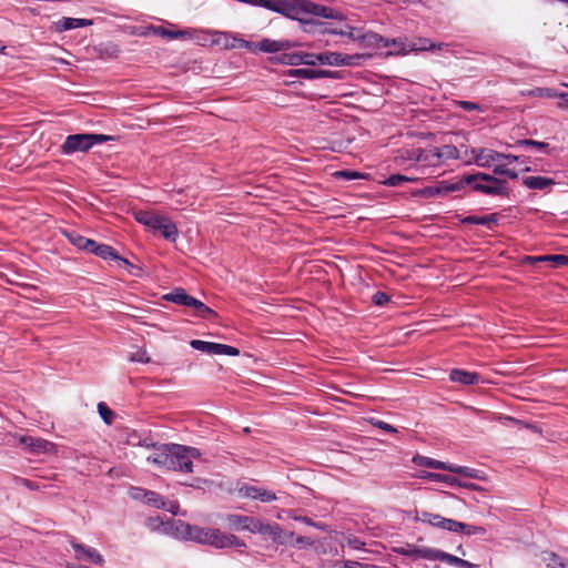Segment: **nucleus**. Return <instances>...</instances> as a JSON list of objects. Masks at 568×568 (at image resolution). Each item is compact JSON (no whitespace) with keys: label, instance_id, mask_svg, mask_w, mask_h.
<instances>
[{"label":"nucleus","instance_id":"f257e3e1","mask_svg":"<svg viewBox=\"0 0 568 568\" xmlns=\"http://www.w3.org/2000/svg\"><path fill=\"white\" fill-rule=\"evenodd\" d=\"M174 534L176 538L192 540L203 545H210L215 548H240L245 546V544L235 535L223 534L219 529L192 526L184 521L178 524V528Z\"/></svg>","mask_w":568,"mask_h":568},{"label":"nucleus","instance_id":"f03ea898","mask_svg":"<svg viewBox=\"0 0 568 568\" xmlns=\"http://www.w3.org/2000/svg\"><path fill=\"white\" fill-rule=\"evenodd\" d=\"M180 448L178 444L162 445L158 447L153 454L148 457V460L158 465L159 467L178 470L182 473H192L193 463L189 460L186 455L182 452L174 449Z\"/></svg>","mask_w":568,"mask_h":568},{"label":"nucleus","instance_id":"7ed1b4c3","mask_svg":"<svg viewBox=\"0 0 568 568\" xmlns=\"http://www.w3.org/2000/svg\"><path fill=\"white\" fill-rule=\"evenodd\" d=\"M465 182L476 192L486 195L508 196L509 189L505 180L483 172L466 174Z\"/></svg>","mask_w":568,"mask_h":568},{"label":"nucleus","instance_id":"20e7f679","mask_svg":"<svg viewBox=\"0 0 568 568\" xmlns=\"http://www.w3.org/2000/svg\"><path fill=\"white\" fill-rule=\"evenodd\" d=\"M308 17H317L329 20H344V14L327 6H323L311 0H296L294 20L302 23H312Z\"/></svg>","mask_w":568,"mask_h":568},{"label":"nucleus","instance_id":"39448f33","mask_svg":"<svg viewBox=\"0 0 568 568\" xmlns=\"http://www.w3.org/2000/svg\"><path fill=\"white\" fill-rule=\"evenodd\" d=\"M109 135L104 134H73L69 135L62 144V152L65 154L74 152H85L91 146L98 143L110 140Z\"/></svg>","mask_w":568,"mask_h":568},{"label":"nucleus","instance_id":"423d86ee","mask_svg":"<svg viewBox=\"0 0 568 568\" xmlns=\"http://www.w3.org/2000/svg\"><path fill=\"white\" fill-rule=\"evenodd\" d=\"M306 65L327 64V65H354L362 58L359 54L348 55L338 52L306 53Z\"/></svg>","mask_w":568,"mask_h":568},{"label":"nucleus","instance_id":"0eeeda50","mask_svg":"<svg viewBox=\"0 0 568 568\" xmlns=\"http://www.w3.org/2000/svg\"><path fill=\"white\" fill-rule=\"evenodd\" d=\"M358 42L368 48H388L389 45H393L394 50L392 52H400L404 50L403 42L400 40L393 39L389 41L372 31L363 32L361 30Z\"/></svg>","mask_w":568,"mask_h":568},{"label":"nucleus","instance_id":"6e6552de","mask_svg":"<svg viewBox=\"0 0 568 568\" xmlns=\"http://www.w3.org/2000/svg\"><path fill=\"white\" fill-rule=\"evenodd\" d=\"M190 345L196 351H201L211 355L237 356L240 354V351L236 347L201 339H193L191 341Z\"/></svg>","mask_w":568,"mask_h":568},{"label":"nucleus","instance_id":"1a4fd4ad","mask_svg":"<svg viewBox=\"0 0 568 568\" xmlns=\"http://www.w3.org/2000/svg\"><path fill=\"white\" fill-rule=\"evenodd\" d=\"M19 444L24 446L33 454H55L57 446L42 438H36L32 436H20Z\"/></svg>","mask_w":568,"mask_h":568},{"label":"nucleus","instance_id":"9d476101","mask_svg":"<svg viewBox=\"0 0 568 568\" xmlns=\"http://www.w3.org/2000/svg\"><path fill=\"white\" fill-rule=\"evenodd\" d=\"M258 7H263L294 19L296 0H261Z\"/></svg>","mask_w":568,"mask_h":568},{"label":"nucleus","instance_id":"9b49d317","mask_svg":"<svg viewBox=\"0 0 568 568\" xmlns=\"http://www.w3.org/2000/svg\"><path fill=\"white\" fill-rule=\"evenodd\" d=\"M181 520H174L168 517H160V516H150L145 520V525L151 530H161L168 535L174 536V531H176L178 524H180Z\"/></svg>","mask_w":568,"mask_h":568},{"label":"nucleus","instance_id":"f8f14e48","mask_svg":"<svg viewBox=\"0 0 568 568\" xmlns=\"http://www.w3.org/2000/svg\"><path fill=\"white\" fill-rule=\"evenodd\" d=\"M473 161L480 168H489L493 162L501 160L500 152L488 150L484 148H476L470 150Z\"/></svg>","mask_w":568,"mask_h":568},{"label":"nucleus","instance_id":"ddd939ff","mask_svg":"<svg viewBox=\"0 0 568 568\" xmlns=\"http://www.w3.org/2000/svg\"><path fill=\"white\" fill-rule=\"evenodd\" d=\"M408 159L419 162L425 166H437L440 164L435 148L429 150L413 149L408 152Z\"/></svg>","mask_w":568,"mask_h":568},{"label":"nucleus","instance_id":"4468645a","mask_svg":"<svg viewBox=\"0 0 568 568\" xmlns=\"http://www.w3.org/2000/svg\"><path fill=\"white\" fill-rule=\"evenodd\" d=\"M156 223L152 226V230L159 231L161 235L169 241H175L178 237L176 225L166 216L158 215Z\"/></svg>","mask_w":568,"mask_h":568},{"label":"nucleus","instance_id":"2eb2a0df","mask_svg":"<svg viewBox=\"0 0 568 568\" xmlns=\"http://www.w3.org/2000/svg\"><path fill=\"white\" fill-rule=\"evenodd\" d=\"M71 546L75 551L78 559H85L90 562L102 565L104 562L103 557L92 547H87L82 544L71 540Z\"/></svg>","mask_w":568,"mask_h":568},{"label":"nucleus","instance_id":"dca6fc26","mask_svg":"<svg viewBox=\"0 0 568 568\" xmlns=\"http://www.w3.org/2000/svg\"><path fill=\"white\" fill-rule=\"evenodd\" d=\"M213 37L214 42H221L223 39L225 48H246L252 52L258 50V47H256L258 42H251L236 38H233L232 41H230V36L226 32H214Z\"/></svg>","mask_w":568,"mask_h":568},{"label":"nucleus","instance_id":"f3484780","mask_svg":"<svg viewBox=\"0 0 568 568\" xmlns=\"http://www.w3.org/2000/svg\"><path fill=\"white\" fill-rule=\"evenodd\" d=\"M394 552L398 554V555H402V556H406V557H410V558H424V559H430L433 560L434 559V555H435V549H432V548H417L415 546H412V545H406L405 547H396L394 548Z\"/></svg>","mask_w":568,"mask_h":568},{"label":"nucleus","instance_id":"a211bd4d","mask_svg":"<svg viewBox=\"0 0 568 568\" xmlns=\"http://www.w3.org/2000/svg\"><path fill=\"white\" fill-rule=\"evenodd\" d=\"M92 23L93 21L89 19L63 17L54 22V30L58 32H64L72 29L89 27L92 26Z\"/></svg>","mask_w":568,"mask_h":568},{"label":"nucleus","instance_id":"6ab92c4d","mask_svg":"<svg viewBox=\"0 0 568 568\" xmlns=\"http://www.w3.org/2000/svg\"><path fill=\"white\" fill-rule=\"evenodd\" d=\"M257 518L243 516L237 514L227 515L226 521L232 529H243L253 532V526H255Z\"/></svg>","mask_w":568,"mask_h":568},{"label":"nucleus","instance_id":"aec40b11","mask_svg":"<svg viewBox=\"0 0 568 568\" xmlns=\"http://www.w3.org/2000/svg\"><path fill=\"white\" fill-rule=\"evenodd\" d=\"M433 560H440V561H445L449 565H453V566H456V567H459V568H475L477 567L475 564L470 562V561H467L463 558H459L457 556H454V555H450L448 552H445L443 550H439V549H435V555H434V559Z\"/></svg>","mask_w":568,"mask_h":568},{"label":"nucleus","instance_id":"412c9836","mask_svg":"<svg viewBox=\"0 0 568 568\" xmlns=\"http://www.w3.org/2000/svg\"><path fill=\"white\" fill-rule=\"evenodd\" d=\"M237 491L241 497H275V494L272 491H268L256 485H248L245 483L239 484Z\"/></svg>","mask_w":568,"mask_h":568},{"label":"nucleus","instance_id":"4be33fe9","mask_svg":"<svg viewBox=\"0 0 568 568\" xmlns=\"http://www.w3.org/2000/svg\"><path fill=\"white\" fill-rule=\"evenodd\" d=\"M288 75L303 79H322L332 78L333 72L329 70L292 69L288 71Z\"/></svg>","mask_w":568,"mask_h":568},{"label":"nucleus","instance_id":"5701e85b","mask_svg":"<svg viewBox=\"0 0 568 568\" xmlns=\"http://www.w3.org/2000/svg\"><path fill=\"white\" fill-rule=\"evenodd\" d=\"M256 47H258V50L263 52H278L290 49L293 47V44L287 40L276 41L271 39H263L258 42V44H256Z\"/></svg>","mask_w":568,"mask_h":568},{"label":"nucleus","instance_id":"b1692460","mask_svg":"<svg viewBox=\"0 0 568 568\" xmlns=\"http://www.w3.org/2000/svg\"><path fill=\"white\" fill-rule=\"evenodd\" d=\"M449 377L450 381L463 385H473L479 381V375L477 373H470L463 369H453Z\"/></svg>","mask_w":568,"mask_h":568},{"label":"nucleus","instance_id":"393cba45","mask_svg":"<svg viewBox=\"0 0 568 568\" xmlns=\"http://www.w3.org/2000/svg\"><path fill=\"white\" fill-rule=\"evenodd\" d=\"M426 479H429L432 481L440 483L445 487H449L453 489H458L459 480L460 478H457L454 475H443V474H436V473H425L423 476Z\"/></svg>","mask_w":568,"mask_h":568},{"label":"nucleus","instance_id":"a878e982","mask_svg":"<svg viewBox=\"0 0 568 568\" xmlns=\"http://www.w3.org/2000/svg\"><path fill=\"white\" fill-rule=\"evenodd\" d=\"M253 532H258L261 535L268 536L273 540L276 539V534H284V530L276 524H265L257 519L255 526H253Z\"/></svg>","mask_w":568,"mask_h":568},{"label":"nucleus","instance_id":"bb28decb","mask_svg":"<svg viewBox=\"0 0 568 568\" xmlns=\"http://www.w3.org/2000/svg\"><path fill=\"white\" fill-rule=\"evenodd\" d=\"M449 473H453V474H457L459 476H462V478L464 479H479V480H486L483 476H481V471L480 470H477L475 468H470V467H466V466H458V465H454V464H450V468H449Z\"/></svg>","mask_w":568,"mask_h":568},{"label":"nucleus","instance_id":"cd10ccee","mask_svg":"<svg viewBox=\"0 0 568 568\" xmlns=\"http://www.w3.org/2000/svg\"><path fill=\"white\" fill-rule=\"evenodd\" d=\"M436 185L438 191H440L439 195L443 196L463 190L466 185H468V183L465 182L464 175L455 182L440 181Z\"/></svg>","mask_w":568,"mask_h":568},{"label":"nucleus","instance_id":"c85d7f7f","mask_svg":"<svg viewBox=\"0 0 568 568\" xmlns=\"http://www.w3.org/2000/svg\"><path fill=\"white\" fill-rule=\"evenodd\" d=\"M555 182L546 176H526L523 179V184L531 190H544Z\"/></svg>","mask_w":568,"mask_h":568},{"label":"nucleus","instance_id":"c756f323","mask_svg":"<svg viewBox=\"0 0 568 568\" xmlns=\"http://www.w3.org/2000/svg\"><path fill=\"white\" fill-rule=\"evenodd\" d=\"M192 298L193 296L189 295L183 288H175L173 292L164 295V300L184 306H190Z\"/></svg>","mask_w":568,"mask_h":568},{"label":"nucleus","instance_id":"7c9ffc66","mask_svg":"<svg viewBox=\"0 0 568 568\" xmlns=\"http://www.w3.org/2000/svg\"><path fill=\"white\" fill-rule=\"evenodd\" d=\"M413 462L418 466L434 468V469H442V470L449 471V468H450V464H446L444 462L436 460V459L425 457V456H416L413 458Z\"/></svg>","mask_w":568,"mask_h":568},{"label":"nucleus","instance_id":"2f4dec72","mask_svg":"<svg viewBox=\"0 0 568 568\" xmlns=\"http://www.w3.org/2000/svg\"><path fill=\"white\" fill-rule=\"evenodd\" d=\"M447 48H448L447 43H444V42L435 43L426 38L418 39V42H416L412 45V50H414V51H426V50L440 51V50L447 49Z\"/></svg>","mask_w":568,"mask_h":568},{"label":"nucleus","instance_id":"473e14b6","mask_svg":"<svg viewBox=\"0 0 568 568\" xmlns=\"http://www.w3.org/2000/svg\"><path fill=\"white\" fill-rule=\"evenodd\" d=\"M528 260L531 262H551L555 267L568 266V256L564 254L541 255L528 257Z\"/></svg>","mask_w":568,"mask_h":568},{"label":"nucleus","instance_id":"72a5a7b5","mask_svg":"<svg viewBox=\"0 0 568 568\" xmlns=\"http://www.w3.org/2000/svg\"><path fill=\"white\" fill-rule=\"evenodd\" d=\"M67 236H68L70 243H72L74 246H77L80 250L90 252L92 246H94L93 240L87 239L78 233H74V232L67 233Z\"/></svg>","mask_w":568,"mask_h":568},{"label":"nucleus","instance_id":"f704fd0d","mask_svg":"<svg viewBox=\"0 0 568 568\" xmlns=\"http://www.w3.org/2000/svg\"><path fill=\"white\" fill-rule=\"evenodd\" d=\"M304 55H306V52L283 53L278 57V61L286 65L306 64Z\"/></svg>","mask_w":568,"mask_h":568},{"label":"nucleus","instance_id":"c9c22d12","mask_svg":"<svg viewBox=\"0 0 568 568\" xmlns=\"http://www.w3.org/2000/svg\"><path fill=\"white\" fill-rule=\"evenodd\" d=\"M148 503L155 508L165 509L173 515H176L180 508L176 499H148Z\"/></svg>","mask_w":568,"mask_h":568},{"label":"nucleus","instance_id":"e433bc0d","mask_svg":"<svg viewBox=\"0 0 568 568\" xmlns=\"http://www.w3.org/2000/svg\"><path fill=\"white\" fill-rule=\"evenodd\" d=\"M435 150L437 152L439 163H442L445 160L459 158V151L455 145L445 144L440 148H435Z\"/></svg>","mask_w":568,"mask_h":568},{"label":"nucleus","instance_id":"4c0bfd02","mask_svg":"<svg viewBox=\"0 0 568 568\" xmlns=\"http://www.w3.org/2000/svg\"><path fill=\"white\" fill-rule=\"evenodd\" d=\"M90 252L94 253L97 256L102 257V258H109V257L113 258V260L119 258V255L113 250V247H111L110 245H106V244H97L95 241H94V246H92Z\"/></svg>","mask_w":568,"mask_h":568},{"label":"nucleus","instance_id":"58836bf2","mask_svg":"<svg viewBox=\"0 0 568 568\" xmlns=\"http://www.w3.org/2000/svg\"><path fill=\"white\" fill-rule=\"evenodd\" d=\"M153 32L156 36H160V37L166 38V39H171V40L179 39V38H186L190 36V32L187 30L173 31V30H169L163 27H154Z\"/></svg>","mask_w":568,"mask_h":568},{"label":"nucleus","instance_id":"ea45409f","mask_svg":"<svg viewBox=\"0 0 568 568\" xmlns=\"http://www.w3.org/2000/svg\"><path fill=\"white\" fill-rule=\"evenodd\" d=\"M496 222V217L494 214L477 216V215H468L462 220L464 224H476V225H490Z\"/></svg>","mask_w":568,"mask_h":568},{"label":"nucleus","instance_id":"a19ab883","mask_svg":"<svg viewBox=\"0 0 568 568\" xmlns=\"http://www.w3.org/2000/svg\"><path fill=\"white\" fill-rule=\"evenodd\" d=\"M158 215H159V214H155V213H153V212H151V211H138V212H135V214H134L135 220H136L139 223H141V224H143V225H145V226H148V227H150V229H152V226L154 225V223H156V222H158V221H156V216H158Z\"/></svg>","mask_w":568,"mask_h":568},{"label":"nucleus","instance_id":"79ce46f5","mask_svg":"<svg viewBox=\"0 0 568 568\" xmlns=\"http://www.w3.org/2000/svg\"><path fill=\"white\" fill-rule=\"evenodd\" d=\"M129 361L148 364L151 362V358L144 348L134 346L133 349L129 354Z\"/></svg>","mask_w":568,"mask_h":568},{"label":"nucleus","instance_id":"37998d69","mask_svg":"<svg viewBox=\"0 0 568 568\" xmlns=\"http://www.w3.org/2000/svg\"><path fill=\"white\" fill-rule=\"evenodd\" d=\"M361 30L362 29H357V28H354V27H351V26H345V29H339V30L334 29V30H331L329 33L338 34V36H346V37L351 38L354 41H358L359 40Z\"/></svg>","mask_w":568,"mask_h":568},{"label":"nucleus","instance_id":"c03bdc74","mask_svg":"<svg viewBox=\"0 0 568 568\" xmlns=\"http://www.w3.org/2000/svg\"><path fill=\"white\" fill-rule=\"evenodd\" d=\"M458 489H466L469 493H484L488 490L486 487L471 483L464 478H460Z\"/></svg>","mask_w":568,"mask_h":568},{"label":"nucleus","instance_id":"a18cd8bd","mask_svg":"<svg viewBox=\"0 0 568 568\" xmlns=\"http://www.w3.org/2000/svg\"><path fill=\"white\" fill-rule=\"evenodd\" d=\"M190 307H193L194 310H196L197 313L202 317H207L209 315H215V312L213 310H211L204 303H202L201 301H199V300H196L194 297L191 301Z\"/></svg>","mask_w":568,"mask_h":568},{"label":"nucleus","instance_id":"49530a36","mask_svg":"<svg viewBox=\"0 0 568 568\" xmlns=\"http://www.w3.org/2000/svg\"><path fill=\"white\" fill-rule=\"evenodd\" d=\"M544 560L547 561V565L551 568H568V561H562L555 552H548Z\"/></svg>","mask_w":568,"mask_h":568},{"label":"nucleus","instance_id":"de8ad7c7","mask_svg":"<svg viewBox=\"0 0 568 568\" xmlns=\"http://www.w3.org/2000/svg\"><path fill=\"white\" fill-rule=\"evenodd\" d=\"M98 412L105 424L111 425L114 418V413L103 402L98 404Z\"/></svg>","mask_w":568,"mask_h":568},{"label":"nucleus","instance_id":"09e8293b","mask_svg":"<svg viewBox=\"0 0 568 568\" xmlns=\"http://www.w3.org/2000/svg\"><path fill=\"white\" fill-rule=\"evenodd\" d=\"M462 528H459V532H463L467 536L471 535H484L486 529L481 526L469 525L460 521Z\"/></svg>","mask_w":568,"mask_h":568},{"label":"nucleus","instance_id":"8fccbe9b","mask_svg":"<svg viewBox=\"0 0 568 568\" xmlns=\"http://www.w3.org/2000/svg\"><path fill=\"white\" fill-rule=\"evenodd\" d=\"M495 175H505L508 176L511 180L518 179V173L514 170H510L507 168L506 164H498L493 170Z\"/></svg>","mask_w":568,"mask_h":568},{"label":"nucleus","instance_id":"3c124183","mask_svg":"<svg viewBox=\"0 0 568 568\" xmlns=\"http://www.w3.org/2000/svg\"><path fill=\"white\" fill-rule=\"evenodd\" d=\"M528 94L531 97L548 98V99L559 97V94H557L554 90L546 89V88H536L534 90H530L528 92Z\"/></svg>","mask_w":568,"mask_h":568},{"label":"nucleus","instance_id":"603ef678","mask_svg":"<svg viewBox=\"0 0 568 568\" xmlns=\"http://www.w3.org/2000/svg\"><path fill=\"white\" fill-rule=\"evenodd\" d=\"M416 519L422 520V521H427L432 526L440 528V524H442L440 521H443L444 517L424 511L422 514V517H416Z\"/></svg>","mask_w":568,"mask_h":568},{"label":"nucleus","instance_id":"864d4df0","mask_svg":"<svg viewBox=\"0 0 568 568\" xmlns=\"http://www.w3.org/2000/svg\"><path fill=\"white\" fill-rule=\"evenodd\" d=\"M440 528L442 529H445V530H448V531H453V532H459V528H462L460 526V521H457V520H454V519H449V518H445L443 519V521H440Z\"/></svg>","mask_w":568,"mask_h":568},{"label":"nucleus","instance_id":"5fc2aeb1","mask_svg":"<svg viewBox=\"0 0 568 568\" xmlns=\"http://www.w3.org/2000/svg\"><path fill=\"white\" fill-rule=\"evenodd\" d=\"M176 449L182 452V455H186L189 460L192 463H193L194 458L201 457L200 450L195 447H187V446L180 445V448H176Z\"/></svg>","mask_w":568,"mask_h":568},{"label":"nucleus","instance_id":"6e6d98bb","mask_svg":"<svg viewBox=\"0 0 568 568\" xmlns=\"http://www.w3.org/2000/svg\"><path fill=\"white\" fill-rule=\"evenodd\" d=\"M120 264L128 270V272L134 276H139L141 273V268L130 263L126 258L120 257L116 258Z\"/></svg>","mask_w":568,"mask_h":568},{"label":"nucleus","instance_id":"4d7b16f0","mask_svg":"<svg viewBox=\"0 0 568 568\" xmlns=\"http://www.w3.org/2000/svg\"><path fill=\"white\" fill-rule=\"evenodd\" d=\"M420 196L423 197H426V199H429V197H434V196H440V191H438V187L437 185H430V186H426L424 189H422L418 193Z\"/></svg>","mask_w":568,"mask_h":568},{"label":"nucleus","instance_id":"13d9d810","mask_svg":"<svg viewBox=\"0 0 568 568\" xmlns=\"http://www.w3.org/2000/svg\"><path fill=\"white\" fill-rule=\"evenodd\" d=\"M406 181H409V179L405 175H400V174H394V175H390L386 181H385V184L388 185V186H398L400 185L403 182H406Z\"/></svg>","mask_w":568,"mask_h":568},{"label":"nucleus","instance_id":"bf43d9fd","mask_svg":"<svg viewBox=\"0 0 568 568\" xmlns=\"http://www.w3.org/2000/svg\"><path fill=\"white\" fill-rule=\"evenodd\" d=\"M520 145H528L537 148L538 150H546L548 149L549 144L546 142L535 141V140H520L517 142Z\"/></svg>","mask_w":568,"mask_h":568},{"label":"nucleus","instance_id":"052dcab7","mask_svg":"<svg viewBox=\"0 0 568 568\" xmlns=\"http://www.w3.org/2000/svg\"><path fill=\"white\" fill-rule=\"evenodd\" d=\"M275 537L276 539H273L274 542L284 545L287 544L294 537V532L284 530V534H276Z\"/></svg>","mask_w":568,"mask_h":568},{"label":"nucleus","instance_id":"680f3d73","mask_svg":"<svg viewBox=\"0 0 568 568\" xmlns=\"http://www.w3.org/2000/svg\"><path fill=\"white\" fill-rule=\"evenodd\" d=\"M389 296L386 293L377 292L373 296V302L378 306H384L388 303Z\"/></svg>","mask_w":568,"mask_h":568},{"label":"nucleus","instance_id":"e2e57ef3","mask_svg":"<svg viewBox=\"0 0 568 568\" xmlns=\"http://www.w3.org/2000/svg\"><path fill=\"white\" fill-rule=\"evenodd\" d=\"M494 420L496 422H499V423H506V422H509V423H513L515 425H523V422L515 418V417H511V416H506V415H495L493 417Z\"/></svg>","mask_w":568,"mask_h":568},{"label":"nucleus","instance_id":"0e129e2a","mask_svg":"<svg viewBox=\"0 0 568 568\" xmlns=\"http://www.w3.org/2000/svg\"><path fill=\"white\" fill-rule=\"evenodd\" d=\"M458 105L465 111H480L481 108L479 104L470 101H459Z\"/></svg>","mask_w":568,"mask_h":568},{"label":"nucleus","instance_id":"69168bd1","mask_svg":"<svg viewBox=\"0 0 568 568\" xmlns=\"http://www.w3.org/2000/svg\"><path fill=\"white\" fill-rule=\"evenodd\" d=\"M373 425L384 432H387V433H396L397 432L395 427H393L390 424L383 422V420L373 422Z\"/></svg>","mask_w":568,"mask_h":568},{"label":"nucleus","instance_id":"338daca9","mask_svg":"<svg viewBox=\"0 0 568 568\" xmlns=\"http://www.w3.org/2000/svg\"><path fill=\"white\" fill-rule=\"evenodd\" d=\"M314 544V540L306 536H300L295 539V546L298 548H303L306 546H312Z\"/></svg>","mask_w":568,"mask_h":568},{"label":"nucleus","instance_id":"774afa93","mask_svg":"<svg viewBox=\"0 0 568 568\" xmlns=\"http://www.w3.org/2000/svg\"><path fill=\"white\" fill-rule=\"evenodd\" d=\"M335 175L345 178L347 180H354V179L359 178V173L355 172V171H338L335 173Z\"/></svg>","mask_w":568,"mask_h":568}]
</instances>
